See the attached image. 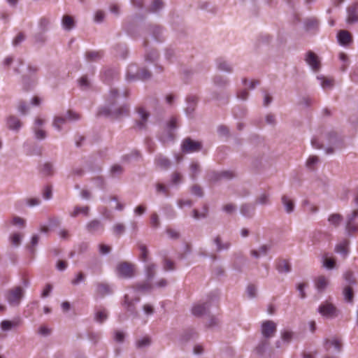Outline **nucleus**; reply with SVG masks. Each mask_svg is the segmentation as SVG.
<instances>
[{"mask_svg": "<svg viewBox=\"0 0 358 358\" xmlns=\"http://www.w3.org/2000/svg\"><path fill=\"white\" fill-rule=\"evenodd\" d=\"M348 245L349 241L344 240L336 246L335 251L345 257L348 254Z\"/></svg>", "mask_w": 358, "mask_h": 358, "instance_id": "obj_15", "label": "nucleus"}, {"mask_svg": "<svg viewBox=\"0 0 358 358\" xmlns=\"http://www.w3.org/2000/svg\"><path fill=\"white\" fill-rule=\"evenodd\" d=\"M319 159L317 156H310L306 162V166L310 169H314L315 165L318 162Z\"/></svg>", "mask_w": 358, "mask_h": 358, "instance_id": "obj_37", "label": "nucleus"}, {"mask_svg": "<svg viewBox=\"0 0 358 358\" xmlns=\"http://www.w3.org/2000/svg\"><path fill=\"white\" fill-rule=\"evenodd\" d=\"M324 347L327 350H330L333 347L336 352H340L342 348L341 341L338 338H333L331 339H327L325 341Z\"/></svg>", "mask_w": 358, "mask_h": 358, "instance_id": "obj_8", "label": "nucleus"}, {"mask_svg": "<svg viewBox=\"0 0 358 358\" xmlns=\"http://www.w3.org/2000/svg\"><path fill=\"white\" fill-rule=\"evenodd\" d=\"M358 3L352 4L348 9V22L354 23L358 21Z\"/></svg>", "mask_w": 358, "mask_h": 358, "instance_id": "obj_9", "label": "nucleus"}, {"mask_svg": "<svg viewBox=\"0 0 358 358\" xmlns=\"http://www.w3.org/2000/svg\"><path fill=\"white\" fill-rule=\"evenodd\" d=\"M181 148L184 152L191 153L199 151L202 148V144L199 141H193L190 138H186L183 140Z\"/></svg>", "mask_w": 358, "mask_h": 358, "instance_id": "obj_2", "label": "nucleus"}, {"mask_svg": "<svg viewBox=\"0 0 358 358\" xmlns=\"http://www.w3.org/2000/svg\"><path fill=\"white\" fill-rule=\"evenodd\" d=\"M335 264H336V261H335L334 258L325 257L324 261V266L326 268H327L329 269H331V268H334Z\"/></svg>", "mask_w": 358, "mask_h": 358, "instance_id": "obj_39", "label": "nucleus"}, {"mask_svg": "<svg viewBox=\"0 0 358 358\" xmlns=\"http://www.w3.org/2000/svg\"><path fill=\"white\" fill-rule=\"evenodd\" d=\"M241 213L246 217H250L255 211V207L250 204H245L241 206Z\"/></svg>", "mask_w": 358, "mask_h": 358, "instance_id": "obj_31", "label": "nucleus"}, {"mask_svg": "<svg viewBox=\"0 0 358 358\" xmlns=\"http://www.w3.org/2000/svg\"><path fill=\"white\" fill-rule=\"evenodd\" d=\"M257 202L260 204H266L268 202V196L266 194H262L261 196H259L257 199Z\"/></svg>", "mask_w": 358, "mask_h": 358, "instance_id": "obj_55", "label": "nucleus"}, {"mask_svg": "<svg viewBox=\"0 0 358 358\" xmlns=\"http://www.w3.org/2000/svg\"><path fill=\"white\" fill-rule=\"evenodd\" d=\"M103 56L101 51H90L85 54L86 59L90 62H95L100 59Z\"/></svg>", "mask_w": 358, "mask_h": 358, "instance_id": "obj_22", "label": "nucleus"}, {"mask_svg": "<svg viewBox=\"0 0 358 358\" xmlns=\"http://www.w3.org/2000/svg\"><path fill=\"white\" fill-rule=\"evenodd\" d=\"M192 194H194L196 196H201L203 195V192H202L201 188L197 185H194L192 187Z\"/></svg>", "mask_w": 358, "mask_h": 358, "instance_id": "obj_62", "label": "nucleus"}, {"mask_svg": "<svg viewBox=\"0 0 358 358\" xmlns=\"http://www.w3.org/2000/svg\"><path fill=\"white\" fill-rule=\"evenodd\" d=\"M138 118L136 120V127L139 129H143L145 127L149 113H148L143 107H139L136 109Z\"/></svg>", "mask_w": 358, "mask_h": 358, "instance_id": "obj_6", "label": "nucleus"}, {"mask_svg": "<svg viewBox=\"0 0 358 358\" xmlns=\"http://www.w3.org/2000/svg\"><path fill=\"white\" fill-rule=\"evenodd\" d=\"M218 69L227 72L231 71V66L224 61L218 62Z\"/></svg>", "mask_w": 358, "mask_h": 358, "instance_id": "obj_50", "label": "nucleus"}, {"mask_svg": "<svg viewBox=\"0 0 358 358\" xmlns=\"http://www.w3.org/2000/svg\"><path fill=\"white\" fill-rule=\"evenodd\" d=\"M150 224L152 227L157 228L159 225V220L157 213H152L150 216Z\"/></svg>", "mask_w": 358, "mask_h": 358, "instance_id": "obj_46", "label": "nucleus"}, {"mask_svg": "<svg viewBox=\"0 0 358 358\" xmlns=\"http://www.w3.org/2000/svg\"><path fill=\"white\" fill-rule=\"evenodd\" d=\"M116 271L119 276L129 278L134 275L135 266L128 262H121L117 265Z\"/></svg>", "mask_w": 358, "mask_h": 358, "instance_id": "obj_1", "label": "nucleus"}, {"mask_svg": "<svg viewBox=\"0 0 358 358\" xmlns=\"http://www.w3.org/2000/svg\"><path fill=\"white\" fill-rule=\"evenodd\" d=\"M199 165L196 162H193L190 165V171H191V176L192 178H194L196 177V175L199 171Z\"/></svg>", "mask_w": 358, "mask_h": 358, "instance_id": "obj_43", "label": "nucleus"}, {"mask_svg": "<svg viewBox=\"0 0 358 358\" xmlns=\"http://www.w3.org/2000/svg\"><path fill=\"white\" fill-rule=\"evenodd\" d=\"M7 126L10 129L17 130L21 127L22 123L17 117L10 116L7 120Z\"/></svg>", "mask_w": 358, "mask_h": 358, "instance_id": "obj_17", "label": "nucleus"}, {"mask_svg": "<svg viewBox=\"0 0 358 358\" xmlns=\"http://www.w3.org/2000/svg\"><path fill=\"white\" fill-rule=\"evenodd\" d=\"M87 228L90 232H95L99 230H103V226L98 220H93L89 222L87 225Z\"/></svg>", "mask_w": 358, "mask_h": 358, "instance_id": "obj_23", "label": "nucleus"}, {"mask_svg": "<svg viewBox=\"0 0 358 358\" xmlns=\"http://www.w3.org/2000/svg\"><path fill=\"white\" fill-rule=\"evenodd\" d=\"M215 243L217 245V250H220L222 249H227L229 247V243H226L224 245H221V239L219 236L216 237L215 239Z\"/></svg>", "mask_w": 358, "mask_h": 358, "instance_id": "obj_53", "label": "nucleus"}, {"mask_svg": "<svg viewBox=\"0 0 358 358\" xmlns=\"http://www.w3.org/2000/svg\"><path fill=\"white\" fill-rule=\"evenodd\" d=\"M175 268L174 263L171 260L165 258L164 261V269L165 271H172Z\"/></svg>", "mask_w": 358, "mask_h": 358, "instance_id": "obj_45", "label": "nucleus"}, {"mask_svg": "<svg viewBox=\"0 0 358 358\" xmlns=\"http://www.w3.org/2000/svg\"><path fill=\"white\" fill-rule=\"evenodd\" d=\"M24 39V35L22 33H19L14 38L13 43L14 45H17L20 43Z\"/></svg>", "mask_w": 358, "mask_h": 358, "instance_id": "obj_60", "label": "nucleus"}, {"mask_svg": "<svg viewBox=\"0 0 358 358\" xmlns=\"http://www.w3.org/2000/svg\"><path fill=\"white\" fill-rule=\"evenodd\" d=\"M62 25L64 28L67 30L73 29L75 26V22L73 17L68 15H64L62 18Z\"/></svg>", "mask_w": 358, "mask_h": 358, "instance_id": "obj_19", "label": "nucleus"}, {"mask_svg": "<svg viewBox=\"0 0 358 358\" xmlns=\"http://www.w3.org/2000/svg\"><path fill=\"white\" fill-rule=\"evenodd\" d=\"M150 343V339L148 336H145L143 338L137 341L136 345L138 348H143L149 345Z\"/></svg>", "mask_w": 358, "mask_h": 358, "instance_id": "obj_40", "label": "nucleus"}, {"mask_svg": "<svg viewBox=\"0 0 358 358\" xmlns=\"http://www.w3.org/2000/svg\"><path fill=\"white\" fill-rule=\"evenodd\" d=\"M151 287H152V286L149 282L143 283V284L136 285V288L138 290L143 291V292L150 291L151 289Z\"/></svg>", "mask_w": 358, "mask_h": 358, "instance_id": "obj_51", "label": "nucleus"}, {"mask_svg": "<svg viewBox=\"0 0 358 358\" xmlns=\"http://www.w3.org/2000/svg\"><path fill=\"white\" fill-rule=\"evenodd\" d=\"M66 122V119L65 117H55L54 122H53V126L58 130H60L62 129V125L65 124Z\"/></svg>", "mask_w": 358, "mask_h": 358, "instance_id": "obj_36", "label": "nucleus"}, {"mask_svg": "<svg viewBox=\"0 0 358 358\" xmlns=\"http://www.w3.org/2000/svg\"><path fill=\"white\" fill-rule=\"evenodd\" d=\"M124 231V227L122 224H117L113 227V232L117 236H120Z\"/></svg>", "mask_w": 358, "mask_h": 358, "instance_id": "obj_47", "label": "nucleus"}, {"mask_svg": "<svg viewBox=\"0 0 358 358\" xmlns=\"http://www.w3.org/2000/svg\"><path fill=\"white\" fill-rule=\"evenodd\" d=\"M84 278H85L84 274L82 272H80L77 275L76 278L75 279H73L71 282L73 285H77L79 282H80L81 281H83L84 280Z\"/></svg>", "mask_w": 358, "mask_h": 358, "instance_id": "obj_64", "label": "nucleus"}, {"mask_svg": "<svg viewBox=\"0 0 358 358\" xmlns=\"http://www.w3.org/2000/svg\"><path fill=\"white\" fill-rule=\"evenodd\" d=\"M344 278H345V280L347 282H348L349 283H355V280L353 277V273L351 271H347L344 274Z\"/></svg>", "mask_w": 358, "mask_h": 358, "instance_id": "obj_58", "label": "nucleus"}, {"mask_svg": "<svg viewBox=\"0 0 358 358\" xmlns=\"http://www.w3.org/2000/svg\"><path fill=\"white\" fill-rule=\"evenodd\" d=\"M342 220V216L338 213L331 214L328 218V221L330 222V224L335 227L338 226Z\"/></svg>", "mask_w": 358, "mask_h": 358, "instance_id": "obj_30", "label": "nucleus"}, {"mask_svg": "<svg viewBox=\"0 0 358 358\" xmlns=\"http://www.w3.org/2000/svg\"><path fill=\"white\" fill-rule=\"evenodd\" d=\"M12 224L14 225H20V226L24 227V224H25V221L21 217H15L13 219Z\"/></svg>", "mask_w": 358, "mask_h": 358, "instance_id": "obj_59", "label": "nucleus"}, {"mask_svg": "<svg viewBox=\"0 0 358 358\" xmlns=\"http://www.w3.org/2000/svg\"><path fill=\"white\" fill-rule=\"evenodd\" d=\"M294 333L289 330H285L281 333V338L283 341L289 343L293 338Z\"/></svg>", "mask_w": 358, "mask_h": 358, "instance_id": "obj_38", "label": "nucleus"}, {"mask_svg": "<svg viewBox=\"0 0 358 358\" xmlns=\"http://www.w3.org/2000/svg\"><path fill=\"white\" fill-rule=\"evenodd\" d=\"M52 196V189L50 186L45 187L43 191V197L45 199H50Z\"/></svg>", "mask_w": 358, "mask_h": 358, "instance_id": "obj_63", "label": "nucleus"}, {"mask_svg": "<svg viewBox=\"0 0 358 358\" xmlns=\"http://www.w3.org/2000/svg\"><path fill=\"white\" fill-rule=\"evenodd\" d=\"M306 61L314 71H317L320 68V62L318 57L312 51L307 52Z\"/></svg>", "mask_w": 358, "mask_h": 358, "instance_id": "obj_7", "label": "nucleus"}, {"mask_svg": "<svg viewBox=\"0 0 358 358\" xmlns=\"http://www.w3.org/2000/svg\"><path fill=\"white\" fill-rule=\"evenodd\" d=\"M41 172L44 176H50L53 173L52 166L49 163H45L41 168Z\"/></svg>", "mask_w": 358, "mask_h": 358, "instance_id": "obj_35", "label": "nucleus"}, {"mask_svg": "<svg viewBox=\"0 0 358 358\" xmlns=\"http://www.w3.org/2000/svg\"><path fill=\"white\" fill-rule=\"evenodd\" d=\"M277 325L272 320H266L262 324V334L265 338H270L275 334Z\"/></svg>", "mask_w": 358, "mask_h": 358, "instance_id": "obj_3", "label": "nucleus"}, {"mask_svg": "<svg viewBox=\"0 0 358 358\" xmlns=\"http://www.w3.org/2000/svg\"><path fill=\"white\" fill-rule=\"evenodd\" d=\"M163 6V2L162 0H154L152 3L150 10L152 11H157L159 8H161Z\"/></svg>", "mask_w": 358, "mask_h": 358, "instance_id": "obj_48", "label": "nucleus"}, {"mask_svg": "<svg viewBox=\"0 0 358 358\" xmlns=\"http://www.w3.org/2000/svg\"><path fill=\"white\" fill-rule=\"evenodd\" d=\"M156 187H157V191L158 192H162L166 196H169V190L164 185H163L162 183H157L156 185Z\"/></svg>", "mask_w": 358, "mask_h": 358, "instance_id": "obj_52", "label": "nucleus"}, {"mask_svg": "<svg viewBox=\"0 0 358 358\" xmlns=\"http://www.w3.org/2000/svg\"><path fill=\"white\" fill-rule=\"evenodd\" d=\"M138 248L140 250L139 259L143 262H147L148 261L149 252L145 245L139 243Z\"/></svg>", "mask_w": 358, "mask_h": 358, "instance_id": "obj_20", "label": "nucleus"}, {"mask_svg": "<svg viewBox=\"0 0 358 358\" xmlns=\"http://www.w3.org/2000/svg\"><path fill=\"white\" fill-rule=\"evenodd\" d=\"M89 211V207L88 206H84V207H76L74 210L71 213V217H76L80 213H83L85 215H87Z\"/></svg>", "mask_w": 358, "mask_h": 358, "instance_id": "obj_33", "label": "nucleus"}, {"mask_svg": "<svg viewBox=\"0 0 358 358\" xmlns=\"http://www.w3.org/2000/svg\"><path fill=\"white\" fill-rule=\"evenodd\" d=\"M155 163L157 166L162 169H167L171 166V162L166 157L159 156L155 159Z\"/></svg>", "mask_w": 358, "mask_h": 358, "instance_id": "obj_18", "label": "nucleus"}, {"mask_svg": "<svg viewBox=\"0 0 358 358\" xmlns=\"http://www.w3.org/2000/svg\"><path fill=\"white\" fill-rule=\"evenodd\" d=\"M276 268L280 273H287L290 271L289 262L285 259H280L276 264Z\"/></svg>", "mask_w": 358, "mask_h": 358, "instance_id": "obj_21", "label": "nucleus"}, {"mask_svg": "<svg viewBox=\"0 0 358 358\" xmlns=\"http://www.w3.org/2000/svg\"><path fill=\"white\" fill-rule=\"evenodd\" d=\"M209 306L207 303L195 304L192 309V313L195 316H201L208 309Z\"/></svg>", "mask_w": 358, "mask_h": 358, "instance_id": "obj_14", "label": "nucleus"}, {"mask_svg": "<svg viewBox=\"0 0 358 358\" xmlns=\"http://www.w3.org/2000/svg\"><path fill=\"white\" fill-rule=\"evenodd\" d=\"M305 27L307 31L316 30L318 27V21L315 18L307 19Z\"/></svg>", "mask_w": 358, "mask_h": 358, "instance_id": "obj_28", "label": "nucleus"}, {"mask_svg": "<svg viewBox=\"0 0 358 358\" xmlns=\"http://www.w3.org/2000/svg\"><path fill=\"white\" fill-rule=\"evenodd\" d=\"M21 241V236L20 234H13L10 236V241L13 245H18L20 243Z\"/></svg>", "mask_w": 358, "mask_h": 358, "instance_id": "obj_49", "label": "nucleus"}, {"mask_svg": "<svg viewBox=\"0 0 358 358\" xmlns=\"http://www.w3.org/2000/svg\"><path fill=\"white\" fill-rule=\"evenodd\" d=\"M43 122H44V120L40 117L36 118L35 120L34 131H35L36 137L38 139L45 138V137L46 136L45 131L39 128L41 126H42Z\"/></svg>", "mask_w": 358, "mask_h": 358, "instance_id": "obj_13", "label": "nucleus"}, {"mask_svg": "<svg viewBox=\"0 0 358 358\" xmlns=\"http://www.w3.org/2000/svg\"><path fill=\"white\" fill-rule=\"evenodd\" d=\"M346 230L349 235H352L358 232V224L355 222V219L350 217H348Z\"/></svg>", "mask_w": 358, "mask_h": 358, "instance_id": "obj_16", "label": "nucleus"}, {"mask_svg": "<svg viewBox=\"0 0 358 358\" xmlns=\"http://www.w3.org/2000/svg\"><path fill=\"white\" fill-rule=\"evenodd\" d=\"M129 113V108L127 106L120 107L117 110L114 112L113 115L115 117H119L122 115H126Z\"/></svg>", "mask_w": 358, "mask_h": 358, "instance_id": "obj_34", "label": "nucleus"}, {"mask_svg": "<svg viewBox=\"0 0 358 358\" xmlns=\"http://www.w3.org/2000/svg\"><path fill=\"white\" fill-rule=\"evenodd\" d=\"M329 285V280L324 275H320L315 279V285L319 292H322Z\"/></svg>", "mask_w": 358, "mask_h": 358, "instance_id": "obj_12", "label": "nucleus"}, {"mask_svg": "<svg viewBox=\"0 0 358 358\" xmlns=\"http://www.w3.org/2000/svg\"><path fill=\"white\" fill-rule=\"evenodd\" d=\"M122 172V168L120 165H114L111 168V173L113 175L116 176Z\"/></svg>", "mask_w": 358, "mask_h": 358, "instance_id": "obj_61", "label": "nucleus"}, {"mask_svg": "<svg viewBox=\"0 0 358 358\" xmlns=\"http://www.w3.org/2000/svg\"><path fill=\"white\" fill-rule=\"evenodd\" d=\"M338 40L341 45H347L350 44L352 41V36L350 33L346 30H341L338 33Z\"/></svg>", "mask_w": 358, "mask_h": 358, "instance_id": "obj_10", "label": "nucleus"}, {"mask_svg": "<svg viewBox=\"0 0 358 358\" xmlns=\"http://www.w3.org/2000/svg\"><path fill=\"white\" fill-rule=\"evenodd\" d=\"M266 252H267V247L266 245H262L260 248H259V251L258 252L257 250H252L251 252V255L252 256H254L255 257H259L261 255H266Z\"/></svg>", "mask_w": 358, "mask_h": 358, "instance_id": "obj_41", "label": "nucleus"}, {"mask_svg": "<svg viewBox=\"0 0 358 358\" xmlns=\"http://www.w3.org/2000/svg\"><path fill=\"white\" fill-rule=\"evenodd\" d=\"M182 176L178 172L173 173L171 176V182L173 185H177L182 181Z\"/></svg>", "mask_w": 358, "mask_h": 358, "instance_id": "obj_44", "label": "nucleus"}, {"mask_svg": "<svg viewBox=\"0 0 358 358\" xmlns=\"http://www.w3.org/2000/svg\"><path fill=\"white\" fill-rule=\"evenodd\" d=\"M343 294L345 301H347L348 302L352 301L354 293L352 287H350V286L345 287L343 289Z\"/></svg>", "mask_w": 358, "mask_h": 358, "instance_id": "obj_32", "label": "nucleus"}, {"mask_svg": "<svg viewBox=\"0 0 358 358\" xmlns=\"http://www.w3.org/2000/svg\"><path fill=\"white\" fill-rule=\"evenodd\" d=\"M20 321H9V320H3L1 323V327L3 331H8L13 327H17L20 325Z\"/></svg>", "mask_w": 358, "mask_h": 358, "instance_id": "obj_25", "label": "nucleus"}, {"mask_svg": "<svg viewBox=\"0 0 358 358\" xmlns=\"http://www.w3.org/2000/svg\"><path fill=\"white\" fill-rule=\"evenodd\" d=\"M156 265L154 263H149L145 266V273L148 279L151 280L155 274Z\"/></svg>", "mask_w": 358, "mask_h": 358, "instance_id": "obj_29", "label": "nucleus"}, {"mask_svg": "<svg viewBox=\"0 0 358 358\" xmlns=\"http://www.w3.org/2000/svg\"><path fill=\"white\" fill-rule=\"evenodd\" d=\"M23 295V289L20 287H16L9 291L7 299L12 305H18Z\"/></svg>", "mask_w": 358, "mask_h": 358, "instance_id": "obj_5", "label": "nucleus"}, {"mask_svg": "<svg viewBox=\"0 0 358 358\" xmlns=\"http://www.w3.org/2000/svg\"><path fill=\"white\" fill-rule=\"evenodd\" d=\"M96 291L98 294L103 296L106 294L111 293V289L108 285L105 283H99L97 285Z\"/></svg>", "mask_w": 358, "mask_h": 358, "instance_id": "obj_24", "label": "nucleus"}, {"mask_svg": "<svg viewBox=\"0 0 358 358\" xmlns=\"http://www.w3.org/2000/svg\"><path fill=\"white\" fill-rule=\"evenodd\" d=\"M234 176V174L232 171H223L220 173H217L215 172H212L209 173L208 178L210 180L215 181L220 180L221 178H231Z\"/></svg>", "mask_w": 358, "mask_h": 358, "instance_id": "obj_11", "label": "nucleus"}, {"mask_svg": "<svg viewBox=\"0 0 358 358\" xmlns=\"http://www.w3.org/2000/svg\"><path fill=\"white\" fill-rule=\"evenodd\" d=\"M256 287L253 285H250L247 288V293L250 298L256 296Z\"/></svg>", "mask_w": 358, "mask_h": 358, "instance_id": "obj_56", "label": "nucleus"}, {"mask_svg": "<svg viewBox=\"0 0 358 358\" xmlns=\"http://www.w3.org/2000/svg\"><path fill=\"white\" fill-rule=\"evenodd\" d=\"M319 313L324 317H334L337 315L336 308L331 303L324 302L318 308Z\"/></svg>", "mask_w": 358, "mask_h": 358, "instance_id": "obj_4", "label": "nucleus"}, {"mask_svg": "<svg viewBox=\"0 0 358 358\" xmlns=\"http://www.w3.org/2000/svg\"><path fill=\"white\" fill-rule=\"evenodd\" d=\"M39 241V237L38 235H34L32 236L31 241V246L29 247L30 251L31 252H34V247L38 244Z\"/></svg>", "mask_w": 358, "mask_h": 358, "instance_id": "obj_54", "label": "nucleus"}, {"mask_svg": "<svg viewBox=\"0 0 358 358\" xmlns=\"http://www.w3.org/2000/svg\"><path fill=\"white\" fill-rule=\"evenodd\" d=\"M111 248L109 245L105 244L99 245V252L103 255L108 254L110 252Z\"/></svg>", "mask_w": 358, "mask_h": 358, "instance_id": "obj_57", "label": "nucleus"}, {"mask_svg": "<svg viewBox=\"0 0 358 358\" xmlns=\"http://www.w3.org/2000/svg\"><path fill=\"white\" fill-rule=\"evenodd\" d=\"M282 202L284 204L286 211L287 213H291L294 210V202L292 199L288 198L287 196H283L282 197Z\"/></svg>", "mask_w": 358, "mask_h": 358, "instance_id": "obj_27", "label": "nucleus"}, {"mask_svg": "<svg viewBox=\"0 0 358 358\" xmlns=\"http://www.w3.org/2000/svg\"><path fill=\"white\" fill-rule=\"evenodd\" d=\"M108 317V314L105 308H100L96 310L95 314V319L97 322L102 323Z\"/></svg>", "mask_w": 358, "mask_h": 358, "instance_id": "obj_26", "label": "nucleus"}, {"mask_svg": "<svg viewBox=\"0 0 358 358\" xmlns=\"http://www.w3.org/2000/svg\"><path fill=\"white\" fill-rule=\"evenodd\" d=\"M136 76L141 79L145 80L150 77V73L148 70L142 69L137 72Z\"/></svg>", "mask_w": 358, "mask_h": 358, "instance_id": "obj_42", "label": "nucleus"}]
</instances>
